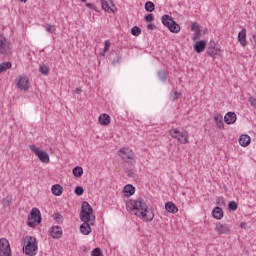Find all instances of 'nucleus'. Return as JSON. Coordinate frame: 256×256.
<instances>
[{"mask_svg": "<svg viewBox=\"0 0 256 256\" xmlns=\"http://www.w3.org/2000/svg\"><path fill=\"white\" fill-rule=\"evenodd\" d=\"M207 48V41L205 40H200L194 45V51L196 53H203L205 49Z\"/></svg>", "mask_w": 256, "mask_h": 256, "instance_id": "obj_18", "label": "nucleus"}, {"mask_svg": "<svg viewBox=\"0 0 256 256\" xmlns=\"http://www.w3.org/2000/svg\"><path fill=\"white\" fill-rule=\"evenodd\" d=\"M33 153L36 155V157H38L41 163H44L45 165L49 163V153H47L45 150H41V148L33 146Z\"/></svg>", "mask_w": 256, "mask_h": 256, "instance_id": "obj_6", "label": "nucleus"}, {"mask_svg": "<svg viewBox=\"0 0 256 256\" xmlns=\"http://www.w3.org/2000/svg\"><path fill=\"white\" fill-rule=\"evenodd\" d=\"M161 21L164 27H167V29H169L174 19H173V16L165 14L161 17Z\"/></svg>", "mask_w": 256, "mask_h": 256, "instance_id": "obj_22", "label": "nucleus"}, {"mask_svg": "<svg viewBox=\"0 0 256 256\" xmlns=\"http://www.w3.org/2000/svg\"><path fill=\"white\" fill-rule=\"evenodd\" d=\"M83 223L80 225V233L82 235H89L92 231L91 225H95V216H93V220H80Z\"/></svg>", "mask_w": 256, "mask_h": 256, "instance_id": "obj_7", "label": "nucleus"}, {"mask_svg": "<svg viewBox=\"0 0 256 256\" xmlns=\"http://www.w3.org/2000/svg\"><path fill=\"white\" fill-rule=\"evenodd\" d=\"M221 51V49L219 48H215V42H211L208 46V49H207V54L210 56V57H213V59H215L218 55H219V52Z\"/></svg>", "mask_w": 256, "mask_h": 256, "instance_id": "obj_13", "label": "nucleus"}, {"mask_svg": "<svg viewBox=\"0 0 256 256\" xmlns=\"http://www.w3.org/2000/svg\"><path fill=\"white\" fill-rule=\"evenodd\" d=\"M50 235L53 239H61L63 237V229L61 226H52L50 228Z\"/></svg>", "mask_w": 256, "mask_h": 256, "instance_id": "obj_12", "label": "nucleus"}, {"mask_svg": "<svg viewBox=\"0 0 256 256\" xmlns=\"http://www.w3.org/2000/svg\"><path fill=\"white\" fill-rule=\"evenodd\" d=\"M93 213L94 211L91 204L87 201L82 202L80 220L93 221V219H91V217H93Z\"/></svg>", "mask_w": 256, "mask_h": 256, "instance_id": "obj_3", "label": "nucleus"}, {"mask_svg": "<svg viewBox=\"0 0 256 256\" xmlns=\"http://www.w3.org/2000/svg\"><path fill=\"white\" fill-rule=\"evenodd\" d=\"M245 223H241V227H244Z\"/></svg>", "mask_w": 256, "mask_h": 256, "instance_id": "obj_56", "label": "nucleus"}, {"mask_svg": "<svg viewBox=\"0 0 256 256\" xmlns=\"http://www.w3.org/2000/svg\"><path fill=\"white\" fill-rule=\"evenodd\" d=\"M82 1V3H85V1H87V0H81Z\"/></svg>", "mask_w": 256, "mask_h": 256, "instance_id": "obj_57", "label": "nucleus"}, {"mask_svg": "<svg viewBox=\"0 0 256 256\" xmlns=\"http://www.w3.org/2000/svg\"><path fill=\"white\" fill-rule=\"evenodd\" d=\"M29 147H30V150L33 151V145H30Z\"/></svg>", "mask_w": 256, "mask_h": 256, "instance_id": "obj_55", "label": "nucleus"}, {"mask_svg": "<svg viewBox=\"0 0 256 256\" xmlns=\"http://www.w3.org/2000/svg\"><path fill=\"white\" fill-rule=\"evenodd\" d=\"M238 208H239V204H237V202L230 201L228 203V209H230V211H237Z\"/></svg>", "mask_w": 256, "mask_h": 256, "instance_id": "obj_35", "label": "nucleus"}, {"mask_svg": "<svg viewBox=\"0 0 256 256\" xmlns=\"http://www.w3.org/2000/svg\"><path fill=\"white\" fill-rule=\"evenodd\" d=\"M182 96L181 92L175 91L174 93L171 94L172 101H177V99H180Z\"/></svg>", "mask_w": 256, "mask_h": 256, "instance_id": "obj_42", "label": "nucleus"}, {"mask_svg": "<svg viewBox=\"0 0 256 256\" xmlns=\"http://www.w3.org/2000/svg\"><path fill=\"white\" fill-rule=\"evenodd\" d=\"M144 9L148 13H153V11H155V3L151 2V1L146 2L144 5Z\"/></svg>", "mask_w": 256, "mask_h": 256, "instance_id": "obj_30", "label": "nucleus"}, {"mask_svg": "<svg viewBox=\"0 0 256 256\" xmlns=\"http://www.w3.org/2000/svg\"><path fill=\"white\" fill-rule=\"evenodd\" d=\"M216 229L220 235H229L231 228L227 224L218 223L216 224Z\"/></svg>", "mask_w": 256, "mask_h": 256, "instance_id": "obj_17", "label": "nucleus"}, {"mask_svg": "<svg viewBox=\"0 0 256 256\" xmlns=\"http://www.w3.org/2000/svg\"><path fill=\"white\" fill-rule=\"evenodd\" d=\"M12 64L11 62H3L0 64V73L7 71V69H11Z\"/></svg>", "mask_w": 256, "mask_h": 256, "instance_id": "obj_31", "label": "nucleus"}, {"mask_svg": "<svg viewBox=\"0 0 256 256\" xmlns=\"http://www.w3.org/2000/svg\"><path fill=\"white\" fill-rule=\"evenodd\" d=\"M104 50L103 52L100 53L101 57H105V53H107V51H109V49H111V41L106 40L104 43Z\"/></svg>", "mask_w": 256, "mask_h": 256, "instance_id": "obj_32", "label": "nucleus"}, {"mask_svg": "<svg viewBox=\"0 0 256 256\" xmlns=\"http://www.w3.org/2000/svg\"><path fill=\"white\" fill-rule=\"evenodd\" d=\"M44 28L48 33H52V34H55V32L57 31V28H55V25H51V24H46Z\"/></svg>", "mask_w": 256, "mask_h": 256, "instance_id": "obj_34", "label": "nucleus"}, {"mask_svg": "<svg viewBox=\"0 0 256 256\" xmlns=\"http://www.w3.org/2000/svg\"><path fill=\"white\" fill-rule=\"evenodd\" d=\"M53 219H55L57 221V223H59V221H61V219H63V216L60 213H56L53 215Z\"/></svg>", "mask_w": 256, "mask_h": 256, "instance_id": "obj_46", "label": "nucleus"}, {"mask_svg": "<svg viewBox=\"0 0 256 256\" xmlns=\"http://www.w3.org/2000/svg\"><path fill=\"white\" fill-rule=\"evenodd\" d=\"M201 35H202L201 30H198L197 32H194L192 40L197 41V39H199V37H201Z\"/></svg>", "mask_w": 256, "mask_h": 256, "instance_id": "obj_45", "label": "nucleus"}, {"mask_svg": "<svg viewBox=\"0 0 256 256\" xmlns=\"http://www.w3.org/2000/svg\"><path fill=\"white\" fill-rule=\"evenodd\" d=\"M75 195H77L78 197H81V195H83V193H85V190L83 189L82 186H77L74 190Z\"/></svg>", "mask_w": 256, "mask_h": 256, "instance_id": "obj_37", "label": "nucleus"}, {"mask_svg": "<svg viewBox=\"0 0 256 256\" xmlns=\"http://www.w3.org/2000/svg\"><path fill=\"white\" fill-rule=\"evenodd\" d=\"M214 121L218 129H223V127H225V123L223 122V116L221 114H215Z\"/></svg>", "mask_w": 256, "mask_h": 256, "instance_id": "obj_26", "label": "nucleus"}, {"mask_svg": "<svg viewBox=\"0 0 256 256\" xmlns=\"http://www.w3.org/2000/svg\"><path fill=\"white\" fill-rule=\"evenodd\" d=\"M22 251L24 255L33 256V236L22 238Z\"/></svg>", "mask_w": 256, "mask_h": 256, "instance_id": "obj_5", "label": "nucleus"}, {"mask_svg": "<svg viewBox=\"0 0 256 256\" xmlns=\"http://www.w3.org/2000/svg\"><path fill=\"white\" fill-rule=\"evenodd\" d=\"M2 205H3V207H10V205H11V200H9V199H7V198H4V199L2 200Z\"/></svg>", "mask_w": 256, "mask_h": 256, "instance_id": "obj_44", "label": "nucleus"}, {"mask_svg": "<svg viewBox=\"0 0 256 256\" xmlns=\"http://www.w3.org/2000/svg\"><path fill=\"white\" fill-rule=\"evenodd\" d=\"M123 192L125 193L126 197H131V195H135V186L132 184H127L124 187Z\"/></svg>", "mask_w": 256, "mask_h": 256, "instance_id": "obj_27", "label": "nucleus"}, {"mask_svg": "<svg viewBox=\"0 0 256 256\" xmlns=\"http://www.w3.org/2000/svg\"><path fill=\"white\" fill-rule=\"evenodd\" d=\"M41 221H43V218L41 217V211L39 208H33V227L35 225H41Z\"/></svg>", "mask_w": 256, "mask_h": 256, "instance_id": "obj_14", "label": "nucleus"}, {"mask_svg": "<svg viewBox=\"0 0 256 256\" xmlns=\"http://www.w3.org/2000/svg\"><path fill=\"white\" fill-rule=\"evenodd\" d=\"M165 209L166 211H168V213H177L179 211V208H177V205H175V203L173 202H167L165 204Z\"/></svg>", "mask_w": 256, "mask_h": 256, "instance_id": "obj_24", "label": "nucleus"}, {"mask_svg": "<svg viewBox=\"0 0 256 256\" xmlns=\"http://www.w3.org/2000/svg\"><path fill=\"white\" fill-rule=\"evenodd\" d=\"M126 174L128 175V177H131L132 179H135V177H137V173L133 169L127 170Z\"/></svg>", "mask_w": 256, "mask_h": 256, "instance_id": "obj_43", "label": "nucleus"}, {"mask_svg": "<svg viewBox=\"0 0 256 256\" xmlns=\"http://www.w3.org/2000/svg\"><path fill=\"white\" fill-rule=\"evenodd\" d=\"M126 209L136 217H141L146 223H151L155 219V209L147 205V202L143 200L130 199L126 202Z\"/></svg>", "mask_w": 256, "mask_h": 256, "instance_id": "obj_1", "label": "nucleus"}, {"mask_svg": "<svg viewBox=\"0 0 256 256\" xmlns=\"http://www.w3.org/2000/svg\"><path fill=\"white\" fill-rule=\"evenodd\" d=\"M36 249H37V239L33 238V252H35ZM33 255H35V253H33Z\"/></svg>", "mask_w": 256, "mask_h": 256, "instance_id": "obj_49", "label": "nucleus"}, {"mask_svg": "<svg viewBox=\"0 0 256 256\" xmlns=\"http://www.w3.org/2000/svg\"><path fill=\"white\" fill-rule=\"evenodd\" d=\"M168 29L171 33H179V31H181V25H179V23H177V21L174 20L172 21Z\"/></svg>", "mask_w": 256, "mask_h": 256, "instance_id": "obj_28", "label": "nucleus"}, {"mask_svg": "<svg viewBox=\"0 0 256 256\" xmlns=\"http://www.w3.org/2000/svg\"><path fill=\"white\" fill-rule=\"evenodd\" d=\"M253 40L256 43V34L253 36Z\"/></svg>", "mask_w": 256, "mask_h": 256, "instance_id": "obj_53", "label": "nucleus"}, {"mask_svg": "<svg viewBox=\"0 0 256 256\" xmlns=\"http://www.w3.org/2000/svg\"><path fill=\"white\" fill-rule=\"evenodd\" d=\"M91 256H103V251L101 248L96 247L91 251Z\"/></svg>", "mask_w": 256, "mask_h": 256, "instance_id": "obj_36", "label": "nucleus"}, {"mask_svg": "<svg viewBox=\"0 0 256 256\" xmlns=\"http://www.w3.org/2000/svg\"><path fill=\"white\" fill-rule=\"evenodd\" d=\"M75 93H77V95H79L81 93V88H76Z\"/></svg>", "mask_w": 256, "mask_h": 256, "instance_id": "obj_52", "label": "nucleus"}, {"mask_svg": "<svg viewBox=\"0 0 256 256\" xmlns=\"http://www.w3.org/2000/svg\"><path fill=\"white\" fill-rule=\"evenodd\" d=\"M39 71L42 75H49V68L47 67V65L40 66Z\"/></svg>", "mask_w": 256, "mask_h": 256, "instance_id": "obj_38", "label": "nucleus"}, {"mask_svg": "<svg viewBox=\"0 0 256 256\" xmlns=\"http://www.w3.org/2000/svg\"><path fill=\"white\" fill-rule=\"evenodd\" d=\"M0 256H11V245L6 238L0 239Z\"/></svg>", "mask_w": 256, "mask_h": 256, "instance_id": "obj_8", "label": "nucleus"}, {"mask_svg": "<svg viewBox=\"0 0 256 256\" xmlns=\"http://www.w3.org/2000/svg\"><path fill=\"white\" fill-rule=\"evenodd\" d=\"M249 103L251 104V107H256V99L254 97L249 98Z\"/></svg>", "mask_w": 256, "mask_h": 256, "instance_id": "obj_47", "label": "nucleus"}, {"mask_svg": "<svg viewBox=\"0 0 256 256\" xmlns=\"http://www.w3.org/2000/svg\"><path fill=\"white\" fill-rule=\"evenodd\" d=\"M119 157H121L123 161H129V159H133L135 157V153H133V150L129 148H121L119 150Z\"/></svg>", "mask_w": 256, "mask_h": 256, "instance_id": "obj_11", "label": "nucleus"}, {"mask_svg": "<svg viewBox=\"0 0 256 256\" xmlns=\"http://www.w3.org/2000/svg\"><path fill=\"white\" fill-rule=\"evenodd\" d=\"M119 61H121V56H118L116 60H113V63H119Z\"/></svg>", "mask_w": 256, "mask_h": 256, "instance_id": "obj_51", "label": "nucleus"}, {"mask_svg": "<svg viewBox=\"0 0 256 256\" xmlns=\"http://www.w3.org/2000/svg\"><path fill=\"white\" fill-rule=\"evenodd\" d=\"M157 75L162 83H167V79H169V72L167 70H159Z\"/></svg>", "mask_w": 256, "mask_h": 256, "instance_id": "obj_25", "label": "nucleus"}, {"mask_svg": "<svg viewBox=\"0 0 256 256\" xmlns=\"http://www.w3.org/2000/svg\"><path fill=\"white\" fill-rule=\"evenodd\" d=\"M72 173L76 178L83 177V168L81 166H76L73 168Z\"/></svg>", "mask_w": 256, "mask_h": 256, "instance_id": "obj_29", "label": "nucleus"}, {"mask_svg": "<svg viewBox=\"0 0 256 256\" xmlns=\"http://www.w3.org/2000/svg\"><path fill=\"white\" fill-rule=\"evenodd\" d=\"M15 85L21 91H29V89H31V82H29V77L25 75H19L15 79Z\"/></svg>", "mask_w": 256, "mask_h": 256, "instance_id": "obj_4", "label": "nucleus"}, {"mask_svg": "<svg viewBox=\"0 0 256 256\" xmlns=\"http://www.w3.org/2000/svg\"><path fill=\"white\" fill-rule=\"evenodd\" d=\"M9 53H11L9 42L5 36L0 34V55H9Z\"/></svg>", "mask_w": 256, "mask_h": 256, "instance_id": "obj_10", "label": "nucleus"}, {"mask_svg": "<svg viewBox=\"0 0 256 256\" xmlns=\"http://www.w3.org/2000/svg\"><path fill=\"white\" fill-rule=\"evenodd\" d=\"M131 34L134 37H139V35H141V28L139 26H133L131 29Z\"/></svg>", "mask_w": 256, "mask_h": 256, "instance_id": "obj_33", "label": "nucleus"}, {"mask_svg": "<svg viewBox=\"0 0 256 256\" xmlns=\"http://www.w3.org/2000/svg\"><path fill=\"white\" fill-rule=\"evenodd\" d=\"M98 122L100 123V125L107 126L111 123V116L105 113L100 114V116L98 117Z\"/></svg>", "mask_w": 256, "mask_h": 256, "instance_id": "obj_20", "label": "nucleus"}, {"mask_svg": "<svg viewBox=\"0 0 256 256\" xmlns=\"http://www.w3.org/2000/svg\"><path fill=\"white\" fill-rule=\"evenodd\" d=\"M27 224H28V227L33 228V209L30 210V213L28 215V222H27Z\"/></svg>", "mask_w": 256, "mask_h": 256, "instance_id": "obj_39", "label": "nucleus"}, {"mask_svg": "<svg viewBox=\"0 0 256 256\" xmlns=\"http://www.w3.org/2000/svg\"><path fill=\"white\" fill-rule=\"evenodd\" d=\"M102 9L106 13H117V6L113 3V0H100Z\"/></svg>", "mask_w": 256, "mask_h": 256, "instance_id": "obj_9", "label": "nucleus"}, {"mask_svg": "<svg viewBox=\"0 0 256 256\" xmlns=\"http://www.w3.org/2000/svg\"><path fill=\"white\" fill-rule=\"evenodd\" d=\"M238 41L242 47H247V29L243 28L238 33Z\"/></svg>", "mask_w": 256, "mask_h": 256, "instance_id": "obj_15", "label": "nucleus"}, {"mask_svg": "<svg viewBox=\"0 0 256 256\" xmlns=\"http://www.w3.org/2000/svg\"><path fill=\"white\" fill-rule=\"evenodd\" d=\"M52 194L56 197H61L63 195V186L60 184H54L51 188Z\"/></svg>", "mask_w": 256, "mask_h": 256, "instance_id": "obj_23", "label": "nucleus"}, {"mask_svg": "<svg viewBox=\"0 0 256 256\" xmlns=\"http://www.w3.org/2000/svg\"><path fill=\"white\" fill-rule=\"evenodd\" d=\"M144 19L147 23H152V21H155V16L150 13L147 14Z\"/></svg>", "mask_w": 256, "mask_h": 256, "instance_id": "obj_41", "label": "nucleus"}, {"mask_svg": "<svg viewBox=\"0 0 256 256\" xmlns=\"http://www.w3.org/2000/svg\"><path fill=\"white\" fill-rule=\"evenodd\" d=\"M86 7H88L89 9H95V7H97V6H95V4H93V3H87Z\"/></svg>", "mask_w": 256, "mask_h": 256, "instance_id": "obj_50", "label": "nucleus"}, {"mask_svg": "<svg viewBox=\"0 0 256 256\" xmlns=\"http://www.w3.org/2000/svg\"><path fill=\"white\" fill-rule=\"evenodd\" d=\"M226 125H233L237 121V114L235 112H227L224 116Z\"/></svg>", "mask_w": 256, "mask_h": 256, "instance_id": "obj_16", "label": "nucleus"}, {"mask_svg": "<svg viewBox=\"0 0 256 256\" xmlns=\"http://www.w3.org/2000/svg\"><path fill=\"white\" fill-rule=\"evenodd\" d=\"M238 141L241 147H249L251 145V137L247 134H242Z\"/></svg>", "mask_w": 256, "mask_h": 256, "instance_id": "obj_19", "label": "nucleus"}, {"mask_svg": "<svg viewBox=\"0 0 256 256\" xmlns=\"http://www.w3.org/2000/svg\"><path fill=\"white\" fill-rule=\"evenodd\" d=\"M223 215V209L219 206L214 207V209L212 210V217L214 219H217V221L223 219Z\"/></svg>", "mask_w": 256, "mask_h": 256, "instance_id": "obj_21", "label": "nucleus"}, {"mask_svg": "<svg viewBox=\"0 0 256 256\" xmlns=\"http://www.w3.org/2000/svg\"><path fill=\"white\" fill-rule=\"evenodd\" d=\"M191 31H193L194 33L197 31H201V25H199V23L197 22L192 23Z\"/></svg>", "mask_w": 256, "mask_h": 256, "instance_id": "obj_40", "label": "nucleus"}, {"mask_svg": "<svg viewBox=\"0 0 256 256\" xmlns=\"http://www.w3.org/2000/svg\"><path fill=\"white\" fill-rule=\"evenodd\" d=\"M147 29H149L150 31H153L157 29V26L155 24H148Z\"/></svg>", "mask_w": 256, "mask_h": 256, "instance_id": "obj_48", "label": "nucleus"}, {"mask_svg": "<svg viewBox=\"0 0 256 256\" xmlns=\"http://www.w3.org/2000/svg\"><path fill=\"white\" fill-rule=\"evenodd\" d=\"M220 203V198H217V205H219Z\"/></svg>", "mask_w": 256, "mask_h": 256, "instance_id": "obj_54", "label": "nucleus"}, {"mask_svg": "<svg viewBox=\"0 0 256 256\" xmlns=\"http://www.w3.org/2000/svg\"><path fill=\"white\" fill-rule=\"evenodd\" d=\"M169 135L173 139H177V141H179V143H181L182 145H187V143H189V136L187 135V132H182L181 130H179V128L170 129Z\"/></svg>", "mask_w": 256, "mask_h": 256, "instance_id": "obj_2", "label": "nucleus"}]
</instances>
